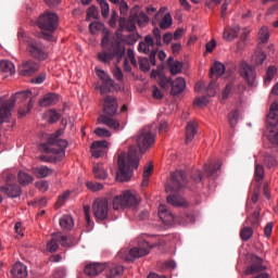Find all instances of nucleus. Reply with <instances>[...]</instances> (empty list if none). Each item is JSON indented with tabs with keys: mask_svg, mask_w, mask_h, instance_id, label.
Here are the masks:
<instances>
[{
	"mask_svg": "<svg viewBox=\"0 0 278 278\" xmlns=\"http://www.w3.org/2000/svg\"><path fill=\"white\" fill-rule=\"evenodd\" d=\"M132 16L135 17V21L139 27H142V25L149 23V15H147L144 12H140L139 14L135 13Z\"/></svg>",
	"mask_w": 278,
	"mask_h": 278,
	"instance_id": "79ce46f5",
	"label": "nucleus"
},
{
	"mask_svg": "<svg viewBox=\"0 0 278 278\" xmlns=\"http://www.w3.org/2000/svg\"><path fill=\"white\" fill-rule=\"evenodd\" d=\"M267 129L269 131L267 138L270 144L278 147V100L270 105L267 115Z\"/></svg>",
	"mask_w": 278,
	"mask_h": 278,
	"instance_id": "1a4fd4ad",
	"label": "nucleus"
},
{
	"mask_svg": "<svg viewBox=\"0 0 278 278\" xmlns=\"http://www.w3.org/2000/svg\"><path fill=\"white\" fill-rule=\"evenodd\" d=\"M267 268L262 257L252 254L250 256V266L245 269V275H257V273H264Z\"/></svg>",
	"mask_w": 278,
	"mask_h": 278,
	"instance_id": "4468645a",
	"label": "nucleus"
},
{
	"mask_svg": "<svg viewBox=\"0 0 278 278\" xmlns=\"http://www.w3.org/2000/svg\"><path fill=\"white\" fill-rule=\"evenodd\" d=\"M11 275L15 278L27 277V266L23 263H15L11 268Z\"/></svg>",
	"mask_w": 278,
	"mask_h": 278,
	"instance_id": "5701e85b",
	"label": "nucleus"
},
{
	"mask_svg": "<svg viewBox=\"0 0 278 278\" xmlns=\"http://www.w3.org/2000/svg\"><path fill=\"white\" fill-rule=\"evenodd\" d=\"M119 12L121 15L124 16L123 18H125V16H127V12H129V5L127 4V2H125V0H122L119 2Z\"/></svg>",
	"mask_w": 278,
	"mask_h": 278,
	"instance_id": "13d9d810",
	"label": "nucleus"
},
{
	"mask_svg": "<svg viewBox=\"0 0 278 278\" xmlns=\"http://www.w3.org/2000/svg\"><path fill=\"white\" fill-rule=\"evenodd\" d=\"M165 192L168 194L166 199L167 203L175 205V172L170 173V177L165 184Z\"/></svg>",
	"mask_w": 278,
	"mask_h": 278,
	"instance_id": "f3484780",
	"label": "nucleus"
},
{
	"mask_svg": "<svg viewBox=\"0 0 278 278\" xmlns=\"http://www.w3.org/2000/svg\"><path fill=\"white\" fill-rule=\"evenodd\" d=\"M2 192L9 195L11 199H18L21 197L23 190L18 187V185L13 184L9 186L1 187Z\"/></svg>",
	"mask_w": 278,
	"mask_h": 278,
	"instance_id": "412c9836",
	"label": "nucleus"
},
{
	"mask_svg": "<svg viewBox=\"0 0 278 278\" xmlns=\"http://www.w3.org/2000/svg\"><path fill=\"white\" fill-rule=\"evenodd\" d=\"M36 25L41 29L39 38L52 42L53 31L58 29V14L47 11L37 18Z\"/></svg>",
	"mask_w": 278,
	"mask_h": 278,
	"instance_id": "39448f33",
	"label": "nucleus"
},
{
	"mask_svg": "<svg viewBox=\"0 0 278 278\" xmlns=\"http://www.w3.org/2000/svg\"><path fill=\"white\" fill-rule=\"evenodd\" d=\"M188 175L184 170H176L175 172V190L181 191L188 188Z\"/></svg>",
	"mask_w": 278,
	"mask_h": 278,
	"instance_id": "6ab92c4d",
	"label": "nucleus"
},
{
	"mask_svg": "<svg viewBox=\"0 0 278 278\" xmlns=\"http://www.w3.org/2000/svg\"><path fill=\"white\" fill-rule=\"evenodd\" d=\"M0 70L2 71V73H8L9 75H14V73H16L14 63H12L10 61H1Z\"/></svg>",
	"mask_w": 278,
	"mask_h": 278,
	"instance_id": "f704fd0d",
	"label": "nucleus"
},
{
	"mask_svg": "<svg viewBox=\"0 0 278 278\" xmlns=\"http://www.w3.org/2000/svg\"><path fill=\"white\" fill-rule=\"evenodd\" d=\"M18 184L21 186H29L31 181H34V176L25 173V172H20L17 175Z\"/></svg>",
	"mask_w": 278,
	"mask_h": 278,
	"instance_id": "c9c22d12",
	"label": "nucleus"
},
{
	"mask_svg": "<svg viewBox=\"0 0 278 278\" xmlns=\"http://www.w3.org/2000/svg\"><path fill=\"white\" fill-rule=\"evenodd\" d=\"M136 18L134 17V14L129 15L127 17H121L118 23V31H136Z\"/></svg>",
	"mask_w": 278,
	"mask_h": 278,
	"instance_id": "a211bd4d",
	"label": "nucleus"
},
{
	"mask_svg": "<svg viewBox=\"0 0 278 278\" xmlns=\"http://www.w3.org/2000/svg\"><path fill=\"white\" fill-rule=\"evenodd\" d=\"M197 136V124L194 122H189L186 128V144H190Z\"/></svg>",
	"mask_w": 278,
	"mask_h": 278,
	"instance_id": "a878e982",
	"label": "nucleus"
},
{
	"mask_svg": "<svg viewBox=\"0 0 278 278\" xmlns=\"http://www.w3.org/2000/svg\"><path fill=\"white\" fill-rule=\"evenodd\" d=\"M258 38L260 40L266 45V42H268V40H270V31H268V27L263 26L260 31H258Z\"/></svg>",
	"mask_w": 278,
	"mask_h": 278,
	"instance_id": "a18cd8bd",
	"label": "nucleus"
},
{
	"mask_svg": "<svg viewBox=\"0 0 278 278\" xmlns=\"http://www.w3.org/2000/svg\"><path fill=\"white\" fill-rule=\"evenodd\" d=\"M113 77L117 81H123V79H124L123 70H121V67H118V66H115V68L113 70Z\"/></svg>",
	"mask_w": 278,
	"mask_h": 278,
	"instance_id": "680f3d73",
	"label": "nucleus"
},
{
	"mask_svg": "<svg viewBox=\"0 0 278 278\" xmlns=\"http://www.w3.org/2000/svg\"><path fill=\"white\" fill-rule=\"evenodd\" d=\"M159 217L161 220H163V223H165V225H170V223L175 220V215H173V213H170V211H168L164 204L159 206Z\"/></svg>",
	"mask_w": 278,
	"mask_h": 278,
	"instance_id": "4be33fe9",
	"label": "nucleus"
},
{
	"mask_svg": "<svg viewBox=\"0 0 278 278\" xmlns=\"http://www.w3.org/2000/svg\"><path fill=\"white\" fill-rule=\"evenodd\" d=\"M87 16L89 18H99V9H97L94 5H91L88 10H87Z\"/></svg>",
	"mask_w": 278,
	"mask_h": 278,
	"instance_id": "4d7b16f0",
	"label": "nucleus"
},
{
	"mask_svg": "<svg viewBox=\"0 0 278 278\" xmlns=\"http://www.w3.org/2000/svg\"><path fill=\"white\" fill-rule=\"evenodd\" d=\"M140 205V198L131 191H123L113 199V210H136Z\"/></svg>",
	"mask_w": 278,
	"mask_h": 278,
	"instance_id": "9d476101",
	"label": "nucleus"
},
{
	"mask_svg": "<svg viewBox=\"0 0 278 278\" xmlns=\"http://www.w3.org/2000/svg\"><path fill=\"white\" fill-rule=\"evenodd\" d=\"M38 72V64L34 60L25 61L18 70L20 75L22 77H31L34 73Z\"/></svg>",
	"mask_w": 278,
	"mask_h": 278,
	"instance_id": "dca6fc26",
	"label": "nucleus"
},
{
	"mask_svg": "<svg viewBox=\"0 0 278 278\" xmlns=\"http://www.w3.org/2000/svg\"><path fill=\"white\" fill-rule=\"evenodd\" d=\"M125 268L121 265H111L106 270V278H121Z\"/></svg>",
	"mask_w": 278,
	"mask_h": 278,
	"instance_id": "393cba45",
	"label": "nucleus"
},
{
	"mask_svg": "<svg viewBox=\"0 0 278 278\" xmlns=\"http://www.w3.org/2000/svg\"><path fill=\"white\" fill-rule=\"evenodd\" d=\"M214 75L216 77H223L225 75V64L216 61L210 70V78L213 79Z\"/></svg>",
	"mask_w": 278,
	"mask_h": 278,
	"instance_id": "cd10ccee",
	"label": "nucleus"
},
{
	"mask_svg": "<svg viewBox=\"0 0 278 278\" xmlns=\"http://www.w3.org/2000/svg\"><path fill=\"white\" fill-rule=\"evenodd\" d=\"M204 170L208 177H214L220 170V163L214 165H204Z\"/></svg>",
	"mask_w": 278,
	"mask_h": 278,
	"instance_id": "49530a36",
	"label": "nucleus"
},
{
	"mask_svg": "<svg viewBox=\"0 0 278 278\" xmlns=\"http://www.w3.org/2000/svg\"><path fill=\"white\" fill-rule=\"evenodd\" d=\"M31 97V90L18 91L13 94L9 100L0 98V127L3 123H8L12 116V110L16 105V101H27Z\"/></svg>",
	"mask_w": 278,
	"mask_h": 278,
	"instance_id": "423d86ee",
	"label": "nucleus"
},
{
	"mask_svg": "<svg viewBox=\"0 0 278 278\" xmlns=\"http://www.w3.org/2000/svg\"><path fill=\"white\" fill-rule=\"evenodd\" d=\"M100 47L102 50L98 52L97 60L102 64H111L114 58L121 62L125 55V46H123L121 38H110V30H104Z\"/></svg>",
	"mask_w": 278,
	"mask_h": 278,
	"instance_id": "f03ea898",
	"label": "nucleus"
},
{
	"mask_svg": "<svg viewBox=\"0 0 278 278\" xmlns=\"http://www.w3.org/2000/svg\"><path fill=\"white\" fill-rule=\"evenodd\" d=\"M59 223L62 229H67V230L73 229V226L75 225V223L73 222V217L68 215L61 217Z\"/></svg>",
	"mask_w": 278,
	"mask_h": 278,
	"instance_id": "4c0bfd02",
	"label": "nucleus"
},
{
	"mask_svg": "<svg viewBox=\"0 0 278 278\" xmlns=\"http://www.w3.org/2000/svg\"><path fill=\"white\" fill-rule=\"evenodd\" d=\"M238 118H240V111L235 110L228 115V121L230 127H236L238 125Z\"/></svg>",
	"mask_w": 278,
	"mask_h": 278,
	"instance_id": "09e8293b",
	"label": "nucleus"
},
{
	"mask_svg": "<svg viewBox=\"0 0 278 278\" xmlns=\"http://www.w3.org/2000/svg\"><path fill=\"white\" fill-rule=\"evenodd\" d=\"M94 134L99 138H111L112 137V132L110 130H108V128L98 127V128H96Z\"/></svg>",
	"mask_w": 278,
	"mask_h": 278,
	"instance_id": "603ef678",
	"label": "nucleus"
},
{
	"mask_svg": "<svg viewBox=\"0 0 278 278\" xmlns=\"http://www.w3.org/2000/svg\"><path fill=\"white\" fill-rule=\"evenodd\" d=\"M240 238L243 242H249V240L253 238V228L249 225H244L243 223V227L240 231Z\"/></svg>",
	"mask_w": 278,
	"mask_h": 278,
	"instance_id": "2f4dec72",
	"label": "nucleus"
},
{
	"mask_svg": "<svg viewBox=\"0 0 278 278\" xmlns=\"http://www.w3.org/2000/svg\"><path fill=\"white\" fill-rule=\"evenodd\" d=\"M175 207H181L182 210L187 211L188 207H190V202H188V200L181 195H176Z\"/></svg>",
	"mask_w": 278,
	"mask_h": 278,
	"instance_id": "a19ab883",
	"label": "nucleus"
},
{
	"mask_svg": "<svg viewBox=\"0 0 278 278\" xmlns=\"http://www.w3.org/2000/svg\"><path fill=\"white\" fill-rule=\"evenodd\" d=\"M265 175H266V173L264 172V165L256 163L254 179L257 182V186H262V181H264Z\"/></svg>",
	"mask_w": 278,
	"mask_h": 278,
	"instance_id": "473e14b6",
	"label": "nucleus"
},
{
	"mask_svg": "<svg viewBox=\"0 0 278 278\" xmlns=\"http://www.w3.org/2000/svg\"><path fill=\"white\" fill-rule=\"evenodd\" d=\"M92 212L97 220H105L110 214V204L106 199L98 198L92 203Z\"/></svg>",
	"mask_w": 278,
	"mask_h": 278,
	"instance_id": "f8f14e48",
	"label": "nucleus"
},
{
	"mask_svg": "<svg viewBox=\"0 0 278 278\" xmlns=\"http://www.w3.org/2000/svg\"><path fill=\"white\" fill-rule=\"evenodd\" d=\"M55 101H58L55 93H47L39 100V108H50V105L55 104Z\"/></svg>",
	"mask_w": 278,
	"mask_h": 278,
	"instance_id": "bb28decb",
	"label": "nucleus"
},
{
	"mask_svg": "<svg viewBox=\"0 0 278 278\" xmlns=\"http://www.w3.org/2000/svg\"><path fill=\"white\" fill-rule=\"evenodd\" d=\"M61 118L60 113H58V111H50L49 114V123H58V121Z\"/></svg>",
	"mask_w": 278,
	"mask_h": 278,
	"instance_id": "69168bd1",
	"label": "nucleus"
},
{
	"mask_svg": "<svg viewBox=\"0 0 278 278\" xmlns=\"http://www.w3.org/2000/svg\"><path fill=\"white\" fill-rule=\"evenodd\" d=\"M261 155L263 157V162L267 168H275L277 166V159L275 156L266 151L261 152Z\"/></svg>",
	"mask_w": 278,
	"mask_h": 278,
	"instance_id": "c756f323",
	"label": "nucleus"
},
{
	"mask_svg": "<svg viewBox=\"0 0 278 278\" xmlns=\"http://www.w3.org/2000/svg\"><path fill=\"white\" fill-rule=\"evenodd\" d=\"M231 90H233L232 81H230L226 85L224 93H223V99H229V94H231Z\"/></svg>",
	"mask_w": 278,
	"mask_h": 278,
	"instance_id": "0e129e2a",
	"label": "nucleus"
},
{
	"mask_svg": "<svg viewBox=\"0 0 278 278\" xmlns=\"http://www.w3.org/2000/svg\"><path fill=\"white\" fill-rule=\"evenodd\" d=\"M105 268L106 266L103 263H91L86 265L85 275L88 277H97V275H101Z\"/></svg>",
	"mask_w": 278,
	"mask_h": 278,
	"instance_id": "aec40b11",
	"label": "nucleus"
},
{
	"mask_svg": "<svg viewBox=\"0 0 278 278\" xmlns=\"http://www.w3.org/2000/svg\"><path fill=\"white\" fill-rule=\"evenodd\" d=\"M103 114L98 117L100 125H106L114 131H121V122L113 118L118 112V101L114 96H104L101 100Z\"/></svg>",
	"mask_w": 278,
	"mask_h": 278,
	"instance_id": "20e7f679",
	"label": "nucleus"
},
{
	"mask_svg": "<svg viewBox=\"0 0 278 278\" xmlns=\"http://www.w3.org/2000/svg\"><path fill=\"white\" fill-rule=\"evenodd\" d=\"M159 70H153L151 72V77H160V86L164 90H170V96L175 97V81H173L172 78L164 76L162 73H170V75H175V59L173 56H169L166 61V63L162 64L157 67Z\"/></svg>",
	"mask_w": 278,
	"mask_h": 278,
	"instance_id": "0eeeda50",
	"label": "nucleus"
},
{
	"mask_svg": "<svg viewBox=\"0 0 278 278\" xmlns=\"http://www.w3.org/2000/svg\"><path fill=\"white\" fill-rule=\"evenodd\" d=\"M98 1L100 3V8H101V15L104 18H108V16H110V4L105 0H98Z\"/></svg>",
	"mask_w": 278,
	"mask_h": 278,
	"instance_id": "8fccbe9b",
	"label": "nucleus"
},
{
	"mask_svg": "<svg viewBox=\"0 0 278 278\" xmlns=\"http://www.w3.org/2000/svg\"><path fill=\"white\" fill-rule=\"evenodd\" d=\"M193 105H197L198 108H203V105H207V97L203 96L200 98H195L193 101Z\"/></svg>",
	"mask_w": 278,
	"mask_h": 278,
	"instance_id": "e2e57ef3",
	"label": "nucleus"
},
{
	"mask_svg": "<svg viewBox=\"0 0 278 278\" xmlns=\"http://www.w3.org/2000/svg\"><path fill=\"white\" fill-rule=\"evenodd\" d=\"M266 60V53L260 51V52H256L254 55H253V62L256 64V66H262V64H264Z\"/></svg>",
	"mask_w": 278,
	"mask_h": 278,
	"instance_id": "3c124183",
	"label": "nucleus"
},
{
	"mask_svg": "<svg viewBox=\"0 0 278 278\" xmlns=\"http://www.w3.org/2000/svg\"><path fill=\"white\" fill-rule=\"evenodd\" d=\"M134 140L137 146H130L128 148L127 162L125 161V153L118 155L117 181H129L131 179V175H134L131 168H138L140 156L144 155L155 144V135L151 130L143 128L135 136Z\"/></svg>",
	"mask_w": 278,
	"mask_h": 278,
	"instance_id": "f257e3e1",
	"label": "nucleus"
},
{
	"mask_svg": "<svg viewBox=\"0 0 278 278\" xmlns=\"http://www.w3.org/2000/svg\"><path fill=\"white\" fill-rule=\"evenodd\" d=\"M3 179H5V186H12L14 185V181H16V176H14L13 174H2Z\"/></svg>",
	"mask_w": 278,
	"mask_h": 278,
	"instance_id": "bf43d9fd",
	"label": "nucleus"
},
{
	"mask_svg": "<svg viewBox=\"0 0 278 278\" xmlns=\"http://www.w3.org/2000/svg\"><path fill=\"white\" fill-rule=\"evenodd\" d=\"M61 132L58 130L55 134L49 136L46 143L40 144V149L46 151V153H52L53 156L41 155L39 160L41 162H49L53 164V162H60L64 160L66 155V147H68V141L64 139H60Z\"/></svg>",
	"mask_w": 278,
	"mask_h": 278,
	"instance_id": "7ed1b4c3",
	"label": "nucleus"
},
{
	"mask_svg": "<svg viewBox=\"0 0 278 278\" xmlns=\"http://www.w3.org/2000/svg\"><path fill=\"white\" fill-rule=\"evenodd\" d=\"M26 51L30 56L34 58V60H38V62H45V60L49 58L47 48L42 45V41L38 39L28 40Z\"/></svg>",
	"mask_w": 278,
	"mask_h": 278,
	"instance_id": "9b49d317",
	"label": "nucleus"
},
{
	"mask_svg": "<svg viewBox=\"0 0 278 278\" xmlns=\"http://www.w3.org/2000/svg\"><path fill=\"white\" fill-rule=\"evenodd\" d=\"M275 75H277V66L270 65L266 71V77L264 79L265 86H270V81L275 79Z\"/></svg>",
	"mask_w": 278,
	"mask_h": 278,
	"instance_id": "e433bc0d",
	"label": "nucleus"
},
{
	"mask_svg": "<svg viewBox=\"0 0 278 278\" xmlns=\"http://www.w3.org/2000/svg\"><path fill=\"white\" fill-rule=\"evenodd\" d=\"M93 175L96 179H108V172L103 168V165L96 164L93 166Z\"/></svg>",
	"mask_w": 278,
	"mask_h": 278,
	"instance_id": "72a5a7b5",
	"label": "nucleus"
},
{
	"mask_svg": "<svg viewBox=\"0 0 278 278\" xmlns=\"http://www.w3.org/2000/svg\"><path fill=\"white\" fill-rule=\"evenodd\" d=\"M54 278H65L66 277V269L64 267L55 269L53 274Z\"/></svg>",
	"mask_w": 278,
	"mask_h": 278,
	"instance_id": "774afa93",
	"label": "nucleus"
},
{
	"mask_svg": "<svg viewBox=\"0 0 278 278\" xmlns=\"http://www.w3.org/2000/svg\"><path fill=\"white\" fill-rule=\"evenodd\" d=\"M60 249V242L58 241V235H53V238L47 243V250L50 253H55Z\"/></svg>",
	"mask_w": 278,
	"mask_h": 278,
	"instance_id": "37998d69",
	"label": "nucleus"
},
{
	"mask_svg": "<svg viewBox=\"0 0 278 278\" xmlns=\"http://www.w3.org/2000/svg\"><path fill=\"white\" fill-rule=\"evenodd\" d=\"M33 173L38 179H45L50 177V175H53L54 170L49 168L47 165H41L39 167L33 168Z\"/></svg>",
	"mask_w": 278,
	"mask_h": 278,
	"instance_id": "b1692460",
	"label": "nucleus"
},
{
	"mask_svg": "<svg viewBox=\"0 0 278 278\" xmlns=\"http://www.w3.org/2000/svg\"><path fill=\"white\" fill-rule=\"evenodd\" d=\"M96 74L102 81L101 85L97 86V90L100 91V94L112 92V88H114V79H112V77H110L103 70L96 68Z\"/></svg>",
	"mask_w": 278,
	"mask_h": 278,
	"instance_id": "ddd939ff",
	"label": "nucleus"
},
{
	"mask_svg": "<svg viewBox=\"0 0 278 278\" xmlns=\"http://www.w3.org/2000/svg\"><path fill=\"white\" fill-rule=\"evenodd\" d=\"M87 188L92 192H99V190H103V184L101 182H87Z\"/></svg>",
	"mask_w": 278,
	"mask_h": 278,
	"instance_id": "6e6d98bb",
	"label": "nucleus"
},
{
	"mask_svg": "<svg viewBox=\"0 0 278 278\" xmlns=\"http://www.w3.org/2000/svg\"><path fill=\"white\" fill-rule=\"evenodd\" d=\"M91 149H108V142L105 140H100V141H93L91 144Z\"/></svg>",
	"mask_w": 278,
	"mask_h": 278,
	"instance_id": "052dcab7",
	"label": "nucleus"
},
{
	"mask_svg": "<svg viewBox=\"0 0 278 278\" xmlns=\"http://www.w3.org/2000/svg\"><path fill=\"white\" fill-rule=\"evenodd\" d=\"M160 28L161 29H168L173 25V17L170 16V13H166L161 22H160Z\"/></svg>",
	"mask_w": 278,
	"mask_h": 278,
	"instance_id": "c03bdc74",
	"label": "nucleus"
},
{
	"mask_svg": "<svg viewBox=\"0 0 278 278\" xmlns=\"http://www.w3.org/2000/svg\"><path fill=\"white\" fill-rule=\"evenodd\" d=\"M261 207L257 206V208L255 210V212L252 213L251 216H249L245 222L244 225H252V227H257V225H260V212H261Z\"/></svg>",
	"mask_w": 278,
	"mask_h": 278,
	"instance_id": "7c9ffc66",
	"label": "nucleus"
},
{
	"mask_svg": "<svg viewBox=\"0 0 278 278\" xmlns=\"http://www.w3.org/2000/svg\"><path fill=\"white\" fill-rule=\"evenodd\" d=\"M139 68L143 73H148V71H151V65L149 64V59L140 58L139 59Z\"/></svg>",
	"mask_w": 278,
	"mask_h": 278,
	"instance_id": "864d4df0",
	"label": "nucleus"
},
{
	"mask_svg": "<svg viewBox=\"0 0 278 278\" xmlns=\"http://www.w3.org/2000/svg\"><path fill=\"white\" fill-rule=\"evenodd\" d=\"M89 30L91 34H97V31H105V25L101 22H92L89 24Z\"/></svg>",
	"mask_w": 278,
	"mask_h": 278,
	"instance_id": "de8ad7c7",
	"label": "nucleus"
},
{
	"mask_svg": "<svg viewBox=\"0 0 278 278\" xmlns=\"http://www.w3.org/2000/svg\"><path fill=\"white\" fill-rule=\"evenodd\" d=\"M184 92H186V79L184 77H176L175 97H184Z\"/></svg>",
	"mask_w": 278,
	"mask_h": 278,
	"instance_id": "c85d7f7f",
	"label": "nucleus"
},
{
	"mask_svg": "<svg viewBox=\"0 0 278 278\" xmlns=\"http://www.w3.org/2000/svg\"><path fill=\"white\" fill-rule=\"evenodd\" d=\"M155 244L149 243L147 240L138 241V245L131 248L129 251L122 250L118 252V257L125 260L126 262H134V260H140V257H144V255H149L151 249H153Z\"/></svg>",
	"mask_w": 278,
	"mask_h": 278,
	"instance_id": "6e6552de",
	"label": "nucleus"
},
{
	"mask_svg": "<svg viewBox=\"0 0 278 278\" xmlns=\"http://www.w3.org/2000/svg\"><path fill=\"white\" fill-rule=\"evenodd\" d=\"M152 34L154 36L156 47H162V30L156 27L152 30Z\"/></svg>",
	"mask_w": 278,
	"mask_h": 278,
	"instance_id": "5fc2aeb1",
	"label": "nucleus"
},
{
	"mask_svg": "<svg viewBox=\"0 0 278 278\" xmlns=\"http://www.w3.org/2000/svg\"><path fill=\"white\" fill-rule=\"evenodd\" d=\"M240 75L250 86H255V81L257 79V73L253 68V66L249 65L247 62L241 64Z\"/></svg>",
	"mask_w": 278,
	"mask_h": 278,
	"instance_id": "2eb2a0df",
	"label": "nucleus"
},
{
	"mask_svg": "<svg viewBox=\"0 0 278 278\" xmlns=\"http://www.w3.org/2000/svg\"><path fill=\"white\" fill-rule=\"evenodd\" d=\"M31 108H34V100L30 99L26 106L20 108L17 111L18 118H24V116H27L29 112H31Z\"/></svg>",
	"mask_w": 278,
	"mask_h": 278,
	"instance_id": "ea45409f",
	"label": "nucleus"
},
{
	"mask_svg": "<svg viewBox=\"0 0 278 278\" xmlns=\"http://www.w3.org/2000/svg\"><path fill=\"white\" fill-rule=\"evenodd\" d=\"M138 51L140 53H151V49L149 46H147V43H144V41H141L139 42V46H138Z\"/></svg>",
	"mask_w": 278,
	"mask_h": 278,
	"instance_id": "338daca9",
	"label": "nucleus"
},
{
	"mask_svg": "<svg viewBox=\"0 0 278 278\" xmlns=\"http://www.w3.org/2000/svg\"><path fill=\"white\" fill-rule=\"evenodd\" d=\"M194 220H195L194 215L189 214V213H185V214L176 217V223L178 225H188V223H194Z\"/></svg>",
	"mask_w": 278,
	"mask_h": 278,
	"instance_id": "58836bf2",
	"label": "nucleus"
}]
</instances>
